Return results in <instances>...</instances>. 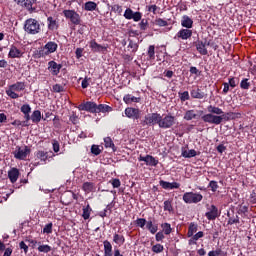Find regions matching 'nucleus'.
Returning a JSON list of instances; mask_svg holds the SVG:
<instances>
[{"label":"nucleus","mask_w":256,"mask_h":256,"mask_svg":"<svg viewBox=\"0 0 256 256\" xmlns=\"http://www.w3.org/2000/svg\"><path fill=\"white\" fill-rule=\"evenodd\" d=\"M207 114H204L201 116V120L204 123H209L210 125H221L223 123V109L217 107V106H213V105H209L207 107Z\"/></svg>","instance_id":"1"},{"label":"nucleus","mask_w":256,"mask_h":256,"mask_svg":"<svg viewBox=\"0 0 256 256\" xmlns=\"http://www.w3.org/2000/svg\"><path fill=\"white\" fill-rule=\"evenodd\" d=\"M24 31L28 35H38L41 33V24L35 18H28L24 22Z\"/></svg>","instance_id":"2"},{"label":"nucleus","mask_w":256,"mask_h":256,"mask_svg":"<svg viewBox=\"0 0 256 256\" xmlns=\"http://www.w3.org/2000/svg\"><path fill=\"white\" fill-rule=\"evenodd\" d=\"M25 87V82H16L11 84L8 89H6V95H8L10 99H19L21 96L18 93L25 91Z\"/></svg>","instance_id":"3"},{"label":"nucleus","mask_w":256,"mask_h":256,"mask_svg":"<svg viewBox=\"0 0 256 256\" xmlns=\"http://www.w3.org/2000/svg\"><path fill=\"white\" fill-rule=\"evenodd\" d=\"M184 203L188 205L201 203L203 201V195L195 192H185L182 197Z\"/></svg>","instance_id":"4"},{"label":"nucleus","mask_w":256,"mask_h":256,"mask_svg":"<svg viewBox=\"0 0 256 256\" xmlns=\"http://www.w3.org/2000/svg\"><path fill=\"white\" fill-rule=\"evenodd\" d=\"M63 15L72 25H81V16L75 10H63Z\"/></svg>","instance_id":"5"},{"label":"nucleus","mask_w":256,"mask_h":256,"mask_svg":"<svg viewBox=\"0 0 256 256\" xmlns=\"http://www.w3.org/2000/svg\"><path fill=\"white\" fill-rule=\"evenodd\" d=\"M161 119V114L159 113H151L144 117V120L141 122V125L145 127V125H159Z\"/></svg>","instance_id":"6"},{"label":"nucleus","mask_w":256,"mask_h":256,"mask_svg":"<svg viewBox=\"0 0 256 256\" xmlns=\"http://www.w3.org/2000/svg\"><path fill=\"white\" fill-rule=\"evenodd\" d=\"M175 125V116L172 115H166V116H160V122L158 124V127L160 129H171Z\"/></svg>","instance_id":"7"},{"label":"nucleus","mask_w":256,"mask_h":256,"mask_svg":"<svg viewBox=\"0 0 256 256\" xmlns=\"http://www.w3.org/2000/svg\"><path fill=\"white\" fill-rule=\"evenodd\" d=\"M206 219L208 221H215V219H218V217H221V211H219V208L215 206L214 204L212 205H207V212L205 213Z\"/></svg>","instance_id":"8"},{"label":"nucleus","mask_w":256,"mask_h":256,"mask_svg":"<svg viewBox=\"0 0 256 256\" xmlns=\"http://www.w3.org/2000/svg\"><path fill=\"white\" fill-rule=\"evenodd\" d=\"M124 17L128 21H131V19H133V21H135V23H139V21H141V19H143V13L133 12V10L131 8H127L124 12Z\"/></svg>","instance_id":"9"},{"label":"nucleus","mask_w":256,"mask_h":256,"mask_svg":"<svg viewBox=\"0 0 256 256\" xmlns=\"http://www.w3.org/2000/svg\"><path fill=\"white\" fill-rule=\"evenodd\" d=\"M97 106L98 104L93 101H87L84 103H81L78 106L79 111H87V113H97Z\"/></svg>","instance_id":"10"},{"label":"nucleus","mask_w":256,"mask_h":256,"mask_svg":"<svg viewBox=\"0 0 256 256\" xmlns=\"http://www.w3.org/2000/svg\"><path fill=\"white\" fill-rule=\"evenodd\" d=\"M190 37H193V30L191 28H181L175 35L174 39H181L187 41Z\"/></svg>","instance_id":"11"},{"label":"nucleus","mask_w":256,"mask_h":256,"mask_svg":"<svg viewBox=\"0 0 256 256\" xmlns=\"http://www.w3.org/2000/svg\"><path fill=\"white\" fill-rule=\"evenodd\" d=\"M128 119L138 120L141 119V110L139 108L127 107L124 111Z\"/></svg>","instance_id":"12"},{"label":"nucleus","mask_w":256,"mask_h":256,"mask_svg":"<svg viewBox=\"0 0 256 256\" xmlns=\"http://www.w3.org/2000/svg\"><path fill=\"white\" fill-rule=\"evenodd\" d=\"M31 153V149L29 147L25 146L24 148L18 147V149L14 153L15 159H19L20 161H23L27 159V155Z\"/></svg>","instance_id":"13"},{"label":"nucleus","mask_w":256,"mask_h":256,"mask_svg":"<svg viewBox=\"0 0 256 256\" xmlns=\"http://www.w3.org/2000/svg\"><path fill=\"white\" fill-rule=\"evenodd\" d=\"M61 69H63L62 64H58L53 60L48 62V70L50 71L51 75H53L54 77H56L57 75H59V73H61Z\"/></svg>","instance_id":"14"},{"label":"nucleus","mask_w":256,"mask_h":256,"mask_svg":"<svg viewBox=\"0 0 256 256\" xmlns=\"http://www.w3.org/2000/svg\"><path fill=\"white\" fill-rule=\"evenodd\" d=\"M196 50L200 55H209V51L207 50V45L209 46V42H203V40H198L194 42Z\"/></svg>","instance_id":"15"},{"label":"nucleus","mask_w":256,"mask_h":256,"mask_svg":"<svg viewBox=\"0 0 256 256\" xmlns=\"http://www.w3.org/2000/svg\"><path fill=\"white\" fill-rule=\"evenodd\" d=\"M8 57L9 59H21V57H23V51L17 48V46L11 45Z\"/></svg>","instance_id":"16"},{"label":"nucleus","mask_w":256,"mask_h":256,"mask_svg":"<svg viewBox=\"0 0 256 256\" xmlns=\"http://www.w3.org/2000/svg\"><path fill=\"white\" fill-rule=\"evenodd\" d=\"M127 51L135 55L139 51V40L128 39Z\"/></svg>","instance_id":"17"},{"label":"nucleus","mask_w":256,"mask_h":256,"mask_svg":"<svg viewBox=\"0 0 256 256\" xmlns=\"http://www.w3.org/2000/svg\"><path fill=\"white\" fill-rule=\"evenodd\" d=\"M37 4V0H24L22 7L28 10L29 13H35L37 11V7L34 5Z\"/></svg>","instance_id":"18"},{"label":"nucleus","mask_w":256,"mask_h":256,"mask_svg":"<svg viewBox=\"0 0 256 256\" xmlns=\"http://www.w3.org/2000/svg\"><path fill=\"white\" fill-rule=\"evenodd\" d=\"M90 49L93 53H101L103 51H107V47L97 43L95 40L90 41Z\"/></svg>","instance_id":"19"},{"label":"nucleus","mask_w":256,"mask_h":256,"mask_svg":"<svg viewBox=\"0 0 256 256\" xmlns=\"http://www.w3.org/2000/svg\"><path fill=\"white\" fill-rule=\"evenodd\" d=\"M159 185L160 187H162V189H179V187H181V184H179L178 182L171 183L165 180H160Z\"/></svg>","instance_id":"20"},{"label":"nucleus","mask_w":256,"mask_h":256,"mask_svg":"<svg viewBox=\"0 0 256 256\" xmlns=\"http://www.w3.org/2000/svg\"><path fill=\"white\" fill-rule=\"evenodd\" d=\"M19 175H21V173L17 168H11L8 171V179L10 180L11 183H17V179H19Z\"/></svg>","instance_id":"21"},{"label":"nucleus","mask_w":256,"mask_h":256,"mask_svg":"<svg viewBox=\"0 0 256 256\" xmlns=\"http://www.w3.org/2000/svg\"><path fill=\"white\" fill-rule=\"evenodd\" d=\"M58 48H59V45H57V43L53 41H49L44 45V49L47 55H51V53H55V51H57Z\"/></svg>","instance_id":"22"},{"label":"nucleus","mask_w":256,"mask_h":256,"mask_svg":"<svg viewBox=\"0 0 256 256\" xmlns=\"http://www.w3.org/2000/svg\"><path fill=\"white\" fill-rule=\"evenodd\" d=\"M190 95L192 97V99H205V97H207V94L203 91H201V89L199 88H193L190 91Z\"/></svg>","instance_id":"23"},{"label":"nucleus","mask_w":256,"mask_h":256,"mask_svg":"<svg viewBox=\"0 0 256 256\" xmlns=\"http://www.w3.org/2000/svg\"><path fill=\"white\" fill-rule=\"evenodd\" d=\"M181 27H184V29H193V19L188 15H183L181 19Z\"/></svg>","instance_id":"24"},{"label":"nucleus","mask_w":256,"mask_h":256,"mask_svg":"<svg viewBox=\"0 0 256 256\" xmlns=\"http://www.w3.org/2000/svg\"><path fill=\"white\" fill-rule=\"evenodd\" d=\"M36 157L43 163V165H46L47 161H49V159L51 158L49 157V152H45L43 150H39L36 153Z\"/></svg>","instance_id":"25"},{"label":"nucleus","mask_w":256,"mask_h":256,"mask_svg":"<svg viewBox=\"0 0 256 256\" xmlns=\"http://www.w3.org/2000/svg\"><path fill=\"white\" fill-rule=\"evenodd\" d=\"M202 237H205V233H203V231L197 232L190 237V239L188 240V245H197V241H199V239H202Z\"/></svg>","instance_id":"26"},{"label":"nucleus","mask_w":256,"mask_h":256,"mask_svg":"<svg viewBox=\"0 0 256 256\" xmlns=\"http://www.w3.org/2000/svg\"><path fill=\"white\" fill-rule=\"evenodd\" d=\"M123 101L124 103H126V105H131V103H139L141 101V98L135 97L131 94H126L123 97Z\"/></svg>","instance_id":"27"},{"label":"nucleus","mask_w":256,"mask_h":256,"mask_svg":"<svg viewBox=\"0 0 256 256\" xmlns=\"http://www.w3.org/2000/svg\"><path fill=\"white\" fill-rule=\"evenodd\" d=\"M47 51L45 50V47H40L37 50H35L32 54V57L34 59H41L42 57H47Z\"/></svg>","instance_id":"28"},{"label":"nucleus","mask_w":256,"mask_h":256,"mask_svg":"<svg viewBox=\"0 0 256 256\" xmlns=\"http://www.w3.org/2000/svg\"><path fill=\"white\" fill-rule=\"evenodd\" d=\"M47 23H48V29L49 31H55L59 29V24L57 23V20L53 18L52 16H49L47 18Z\"/></svg>","instance_id":"29"},{"label":"nucleus","mask_w":256,"mask_h":256,"mask_svg":"<svg viewBox=\"0 0 256 256\" xmlns=\"http://www.w3.org/2000/svg\"><path fill=\"white\" fill-rule=\"evenodd\" d=\"M104 245V256H113V245H111V242L109 240H105L103 242Z\"/></svg>","instance_id":"30"},{"label":"nucleus","mask_w":256,"mask_h":256,"mask_svg":"<svg viewBox=\"0 0 256 256\" xmlns=\"http://www.w3.org/2000/svg\"><path fill=\"white\" fill-rule=\"evenodd\" d=\"M146 229L152 234L155 235L157 231H159V226L157 224H153V221H146Z\"/></svg>","instance_id":"31"},{"label":"nucleus","mask_w":256,"mask_h":256,"mask_svg":"<svg viewBox=\"0 0 256 256\" xmlns=\"http://www.w3.org/2000/svg\"><path fill=\"white\" fill-rule=\"evenodd\" d=\"M113 111V107L107 104H98L96 113H111Z\"/></svg>","instance_id":"32"},{"label":"nucleus","mask_w":256,"mask_h":256,"mask_svg":"<svg viewBox=\"0 0 256 256\" xmlns=\"http://www.w3.org/2000/svg\"><path fill=\"white\" fill-rule=\"evenodd\" d=\"M95 183L93 182H84L82 185V190L85 191L86 193H93L95 192Z\"/></svg>","instance_id":"33"},{"label":"nucleus","mask_w":256,"mask_h":256,"mask_svg":"<svg viewBox=\"0 0 256 256\" xmlns=\"http://www.w3.org/2000/svg\"><path fill=\"white\" fill-rule=\"evenodd\" d=\"M183 119L184 121H193V119H197V113H195V110H187Z\"/></svg>","instance_id":"34"},{"label":"nucleus","mask_w":256,"mask_h":256,"mask_svg":"<svg viewBox=\"0 0 256 256\" xmlns=\"http://www.w3.org/2000/svg\"><path fill=\"white\" fill-rule=\"evenodd\" d=\"M113 241L116 245L121 247V245L125 244V236L115 233L113 236Z\"/></svg>","instance_id":"35"},{"label":"nucleus","mask_w":256,"mask_h":256,"mask_svg":"<svg viewBox=\"0 0 256 256\" xmlns=\"http://www.w3.org/2000/svg\"><path fill=\"white\" fill-rule=\"evenodd\" d=\"M41 119H43L41 116V112L39 110H34L31 115L32 123H35L37 125V123L41 122Z\"/></svg>","instance_id":"36"},{"label":"nucleus","mask_w":256,"mask_h":256,"mask_svg":"<svg viewBox=\"0 0 256 256\" xmlns=\"http://www.w3.org/2000/svg\"><path fill=\"white\" fill-rule=\"evenodd\" d=\"M82 217L85 221H87V219H89L91 217V211H93V209L91 208V205L87 204L86 207L82 208Z\"/></svg>","instance_id":"37"},{"label":"nucleus","mask_w":256,"mask_h":256,"mask_svg":"<svg viewBox=\"0 0 256 256\" xmlns=\"http://www.w3.org/2000/svg\"><path fill=\"white\" fill-rule=\"evenodd\" d=\"M104 145L106 149H112V151H117V147H115V143H113V139L111 137L104 138Z\"/></svg>","instance_id":"38"},{"label":"nucleus","mask_w":256,"mask_h":256,"mask_svg":"<svg viewBox=\"0 0 256 256\" xmlns=\"http://www.w3.org/2000/svg\"><path fill=\"white\" fill-rule=\"evenodd\" d=\"M198 229L199 226L194 222H191L188 227L187 237H193L195 235V232L198 231Z\"/></svg>","instance_id":"39"},{"label":"nucleus","mask_w":256,"mask_h":256,"mask_svg":"<svg viewBox=\"0 0 256 256\" xmlns=\"http://www.w3.org/2000/svg\"><path fill=\"white\" fill-rule=\"evenodd\" d=\"M182 157L185 159H191L192 157H197V151L195 149L182 151Z\"/></svg>","instance_id":"40"},{"label":"nucleus","mask_w":256,"mask_h":256,"mask_svg":"<svg viewBox=\"0 0 256 256\" xmlns=\"http://www.w3.org/2000/svg\"><path fill=\"white\" fill-rule=\"evenodd\" d=\"M85 11H97V3L93 1H88L84 4Z\"/></svg>","instance_id":"41"},{"label":"nucleus","mask_w":256,"mask_h":256,"mask_svg":"<svg viewBox=\"0 0 256 256\" xmlns=\"http://www.w3.org/2000/svg\"><path fill=\"white\" fill-rule=\"evenodd\" d=\"M178 97L182 103H185V101H189L191 99L189 96V91L178 92Z\"/></svg>","instance_id":"42"},{"label":"nucleus","mask_w":256,"mask_h":256,"mask_svg":"<svg viewBox=\"0 0 256 256\" xmlns=\"http://www.w3.org/2000/svg\"><path fill=\"white\" fill-rule=\"evenodd\" d=\"M161 228L163 229L164 235H171L173 228H171V224L165 222L161 224Z\"/></svg>","instance_id":"43"},{"label":"nucleus","mask_w":256,"mask_h":256,"mask_svg":"<svg viewBox=\"0 0 256 256\" xmlns=\"http://www.w3.org/2000/svg\"><path fill=\"white\" fill-rule=\"evenodd\" d=\"M138 27L140 29V31H147L148 27H149V20L147 19H142L140 20V23L138 24Z\"/></svg>","instance_id":"44"},{"label":"nucleus","mask_w":256,"mask_h":256,"mask_svg":"<svg viewBox=\"0 0 256 256\" xmlns=\"http://www.w3.org/2000/svg\"><path fill=\"white\" fill-rule=\"evenodd\" d=\"M164 211H168V213H173L174 209L172 200L164 201Z\"/></svg>","instance_id":"45"},{"label":"nucleus","mask_w":256,"mask_h":256,"mask_svg":"<svg viewBox=\"0 0 256 256\" xmlns=\"http://www.w3.org/2000/svg\"><path fill=\"white\" fill-rule=\"evenodd\" d=\"M147 53H148V60L153 61L155 59V45H150Z\"/></svg>","instance_id":"46"},{"label":"nucleus","mask_w":256,"mask_h":256,"mask_svg":"<svg viewBox=\"0 0 256 256\" xmlns=\"http://www.w3.org/2000/svg\"><path fill=\"white\" fill-rule=\"evenodd\" d=\"M42 233H45L46 235H51V233H53V223L50 222L46 224L42 230Z\"/></svg>","instance_id":"47"},{"label":"nucleus","mask_w":256,"mask_h":256,"mask_svg":"<svg viewBox=\"0 0 256 256\" xmlns=\"http://www.w3.org/2000/svg\"><path fill=\"white\" fill-rule=\"evenodd\" d=\"M251 87V82H249V78H244L240 82V88L244 90H248Z\"/></svg>","instance_id":"48"},{"label":"nucleus","mask_w":256,"mask_h":256,"mask_svg":"<svg viewBox=\"0 0 256 256\" xmlns=\"http://www.w3.org/2000/svg\"><path fill=\"white\" fill-rule=\"evenodd\" d=\"M154 25H157L158 27H167V25H169V22H167V20H163L162 18H156L154 21Z\"/></svg>","instance_id":"49"},{"label":"nucleus","mask_w":256,"mask_h":256,"mask_svg":"<svg viewBox=\"0 0 256 256\" xmlns=\"http://www.w3.org/2000/svg\"><path fill=\"white\" fill-rule=\"evenodd\" d=\"M208 188L211 189L212 193H216L217 189H219V184L217 183V181L212 180L209 182Z\"/></svg>","instance_id":"50"},{"label":"nucleus","mask_w":256,"mask_h":256,"mask_svg":"<svg viewBox=\"0 0 256 256\" xmlns=\"http://www.w3.org/2000/svg\"><path fill=\"white\" fill-rule=\"evenodd\" d=\"M228 84L232 89H235V87H237V85H239V78H235V77H230L228 79Z\"/></svg>","instance_id":"51"},{"label":"nucleus","mask_w":256,"mask_h":256,"mask_svg":"<svg viewBox=\"0 0 256 256\" xmlns=\"http://www.w3.org/2000/svg\"><path fill=\"white\" fill-rule=\"evenodd\" d=\"M147 165H149V167H157V165H159V160L150 155V157H148Z\"/></svg>","instance_id":"52"},{"label":"nucleus","mask_w":256,"mask_h":256,"mask_svg":"<svg viewBox=\"0 0 256 256\" xmlns=\"http://www.w3.org/2000/svg\"><path fill=\"white\" fill-rule=\"evenodd\" d=\"M165 251V247L162 244H155L152 246L153 253H163Z\"/></svg>","instance_id":"53"},{"label":"nucleus","mask_w":256,"mask_h":256,"mask_svg":"<svg viewBox=\"0 0 256 256\" xmlns=\"http://www.w3.org/2000/svg\"><path fill=\"white\" fill-rule=\"evenodd\" d=\"M38 251L39 253H49L51 252V246L44 244V245H40L38 247Z\"/></svg>","instance_id":"54"},{"label":"nucleus","mask_w":256,"mask_h":256,"mask_svg":"<svg viewBox=\"0 0 256 256\" xmlns=\"http://www.w3.org/2000/svg\"><path fill=\"white\" fill-rule=\"evenodd\" d=\"M146 223H147V219L145 218H138L135 221L136 227H140L141 229H144Z\"/></svg>","instance_id":"55"},{"label":"nucleus","mask_w":256,"mask_h":256,"mask_svg":"<svg viewBox=\"0 0 256 256\" xmlns=\"http://www.w3.org/2000/svg\"><path fill=\"white\" fill-rule=\"evenodd\" d=\"M223 255H224V252L221 248L208 252V256H223Z\"/></svg>","instance_id":"56"},{"label":"nucleus","mask_w":256,"mask_h":256,"mask_svg":"<svg viewBox=\"0 0 256 256\" xmlns=\"http://www.w3.org/2000/svg\"><path fill=\"white\" fill-rule=\"evenodd\" d=\"M21 113L27 115L31 113V106L29 104H23L20 108Z\"/></svg>","instance_id":"57"},{"label":"nucleus","mask_w":256,"mask_h":256,"mask_svg":"<svg viewBox=\"0 0 256 256\" xmlns=\"http://www.w3.org/2000/svg\"><path fill=\"white\" fill-rule=\"evenodd\" d=\"M91 153L92 155H95V156L101 155V148H99V145L93 144L91 146Z\"/></svg>","instance_id":"58"},{"label":"nucleus","mask_w":256,"mask_h":256,"mask_svg":"<svg viewBox=\"0 0 256 256\" xmlns=\"http://www.w3.org/2000/svg\"><path fill=\"white\" fill-rule=\"evenodd\" d=\"M110 183L114 189H119V187H121V180H119L118 178H113L112 180H110Z\"/></svg>","instance_id":"59"},{"label":"nucleus","mask_w":256,"mask_h":256,"mask_svg":"<svg viewBox=\"0 0 256 256\" xmlns=\"http://www.w3.org/2000/svg\"><path fill=\"white\" fill-rule=\"evenodd\" d=\"M69 121H71L73 125H77L79 123V116H77L75 112H72V115L69 117Z\"/></svg>","instance_id":"60"},{"label":"nucleus","mask_w":256,"mask_h":256,"mask_svg":"<svg viewBox=\"0 0 256 256\" xmlns=\"http://www.w3.org/2000/svg\"><path fill=\"white\" fill-rule=\"evenodd\" d=\"M111 11H112L113 13H119V14H121V13H123V8L121 7V5L115 4V5H113V6L111 7Z\"/></svg>","instance_id":"61"},{"label":"nucleus","mask_w":256,"mask_h":256,"mask_svg":"<svg viewBox=\"0 0 256 256\" xmlns=\"http://www.w3.org/2000/svg\"><path fill=\"white\" fill-rule=\"evenodd\" d=\"M54 93H63L65 91V88L61 86V84H55L53 86Z\"/></svg>","instance_id":"62"},{"label":"nucleus","mask_w":256,"mask_h":256,"mask_svg":"<svg viewBox=\"0 0 256 256\" xmlns=\"http://www.w3.org/2000/svg\"><path fill=\"white\" fill-rule=\"evenodd\" d=\"M52 147H53L54 153H59V151L61 149V146L59 145V141L53 140Z\"/></svg>","instance_id":"63"},{"label":"nucleus","mask_w":256,"mask_h":256,"mask_svg":"<svg viewBox=\"0 0 256 256\" xmlns=\"http://www.w3.org/2000/svg\"><path fill=\"white\" fill-rule=\"evenodd\" d=\"M237 223H240V221H239V216L236 215L234 218L230 217L228 219L227 225H235Z\"/></svg>","instance_id":"64"}]
</instances>
